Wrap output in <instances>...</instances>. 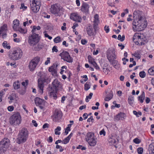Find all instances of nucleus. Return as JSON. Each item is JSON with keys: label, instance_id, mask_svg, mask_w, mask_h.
Returning a JSON list of instances; mask_svg holds the SVG:
<instances>
[{"label": "nucleus", "instance_id": "1", "mask_svg": "<svg viewBox=\"0 0 154 154\" xmlns=\"http://www.w3.org/2000/svg\"><path fill=\"white\" fill-rule=\"evenodd\" d=\"M21 122V117L18 112L14 113L11 115L9 119V122L12 125L17 126L20 124Z\"/></svg>", "mask_w": 154, "mask_h": 154}, {"label": "nucleus", "instance_id": "2", "mask_svg": "<svg viewBox=\"0 0 154 154\" xmlns=\"http://www.w3.org/2000/svg\"><path fill=\"white\" fill-rule=\"evenodd\" d=\"M85 140L91 146H95L97 143V138L93 132H88L85 136Z\"/></svg>", "mask_w": 154, "mask_h": 154}, {"label": "nucleus", "instance_id": "3", "mask_svg": "<svg viewBox=\"0 0 154 154\" xmlns=\"http://www.w3.org/2000/svg\"><path fill=\"white\" fill-rule=\"evenodd\" d=\"M28 137V132L25 128L22 129L19 132L17 139V143L20 144L25 142Z\"/></svg>", "mask_w": 154, "mask_h": 154}, {"label": "nucleus", "instance_id": "4", "mask_svg": "<svg viewBox=\"0 0 154 154\" xmlns=\"http://www.w3.org/2000/svg\"><path fill=\"white\" fill-rule=\"evenodd\" d=\"M138 20L137 19L135 20L134 19L132 23V24L134 27H133L134 29V28H137V27L140 28L145 27L146 26V21L145 20V19L143 18L140 15H138Z\"/></svg>", "mask_w": 154, "mask_h": 154}, {"label": "nucleus", "instance_id": "5", "mask_svg": "<svg viewBox=\"0 0 154 154\" xmlns=\"http://www.w3.org/2000/svg\"><path fill=\"white\" fill-rule=\"evenodd\" d=\"M23 55V52L20 49H17L13 51L9 52L8 56L9 58L12 60H16L20 59Z\"/></svg>", "mask_w": 154, "mask_h": 154}, {"label": "nucleus", "instance_id": "6", "mask_svg": "<svg viewBox=\"0 0 154 154\" xmlns=\"http://www.w3.org/2000/svg\"><path fill=\"white\" fill-rule=\"evenodd\" d=\"M10 144V140L8 139L5 138L0 143V153L5 152L8 148Z\"/></svg>", "mask_w": 154, "mask_h": 154}, {"label": "nucleus", "instance_id": "7", "mask_svg": "<svg viewBox=\"0 0 154 154\" xmlns=\"http://www.w3.org/2000/svg\"><path fill=\"white\" fill-rule=\"evenodd\" d=\"M107 56L109 61L111 64L115 65L117 63L115 60L116 56L115 54V51L114 49L112 51L108 50L107 52Z\"/></svg>", "mask_w": 154, "mask_h": 154}, {"label": "nucleus", "instance_id": "8", "mask_svg": "<svg viewBox=\"0 0 154 154\" xmlns=\"http://www.w3.org/2000/svg\"><path fill=\"white\" fill-rule=\"evenodd\" d=\"M40 37L38 35L35 33H32V35L29 36L28 42L30 45H35L39 41Z\"/></svg>", "mask_w": 154, "mask_h": 154}, {"label": "nucleus", "instance_id": "9", "mask_svg": "<svg viewBox=\"0 0 154 154\" xmlns=\"http://www.w3.org/2000/svg\"><path fill=\"white\" fill-rule=\"evenodd\" d=\"M46 75L45 74L44 75H42L40 78L38 79V87L39 88V92L41 94L43 93V89L44 87V83L46 82L47 79Z\"/></svg>", "mask_w": 154, "mask_h": 154}, {"label": "nucleus", "instance_id": "10", "mask_svg": "<svg viewBox=\"0 0 154 154\" xmlns=\"http://www.w3.org/2000/svg\"><path fill=\"white\" fill-rule=\"evenodd\" d=\"M32 10L34 13H37L39 10L41 2L40 0H33L30 4Z\"/></svg>", "mask_w": 154, "mask_h": 154}, {"label": "nucleus", "instance_id": "11", "mask_svg": "<svg viewBox=\"0 0 154 154\" xmlns=\"http://www.w3.org/2000/svg\"><path fill=\"white\" fill-rule=\"evenodd\" d=\"M40 60V58L38 57H34L29 62V68L30 71H33L38 65Z\"/></svg>", "mask_w": 154, "mask_h": 154}, {"label": "nucleus", "instance_id": "12", "mask_svg": "<svg viewBox=\"0 0 154 154\" xmlns=\"http://www.w3.org/2000/svg\"><path fill=\"white\" fill-rule=\"evenodd\" d=\"M62 117V113L59 109H55L54 112L51 117L53 120L54 122H57L61 119Z\"/></svg>", "mask_w": 154, "mask_h": 154}, {"label": "nucleus", "instance_id": "13", "mask_svg": "<svg viewBox=\"0 0 154 154\" xmlns=\"http://www.w3.org/2000/svg\"><path fill=\"white\" fill-rule=\"evenodd\" d=\"M50 9L51 12L52 14L57 16L59 15L60 8V5L57 4H55L52 5Z\"/></svg>", "mask_w": 154, "mask_h": 154}, {"label": "nucleus", "instance_id": "14", "mask_svg": "<svg viewBox=\"0 0 154 154\" xmlns=\"http://www.w3.org/2000/svg\"><path fill=\"white\" fill-rule=\"evenodd\" d=\"M53 87L52 88L54 90L57 91L58 90H62V86L60 84V82L57 79L54 80L52 82Z\"/></svg>", "mask_w": 154, "mask_h": 154}, {"label": "nucleus", "instance_id": "15", "mask_svg": "<svg viewBox=\"0 0 154 154\" xmlns=\"http://www.w3.org/2000/svg\"><path fill=\"white\" fill-rule=\"evenodd\" d=\"M8 30L7 25L4 24L0 28V37L2 35V38H4L6 37V32Z\"/></svg>", "mask_w": 154, "mask_h": 154}, {"label": "nucleus", "instance_id": "16", "mask_svg": "<svg viewBox=\"0 0 154 154\" xmlns=\"http://www.w3.org/2000/svg\"><path fill=\"white\" fill-rule=\"evenodd\" d=\"M126 117V115L125 113L120 112L114 116V120L115 121L123 120Z\"/></svg>", "mask_w": 154, "mask_h": 154}, {"label": "nucleus", "instance_id": "17", "mask_svg": "<svg viewBox=\"0 0 154 154\" xmlns=\"http://www.w3.org/2000/svg\"><path fill=\"white\" fill-rule=\"evenodd\" d=\"M48 89L49 91V95L51 97L53 98L54 99H56L57 98V91L54 90L52 87L50 86H49Z\"/></svg>", "mask_w": 154, "mask_h": 154}, {"label": "nucleus", "instance_id": "18", "mask_svg": "<svg viewBox=\"0 0 154 154\" xmlns=\"http://www.w3.org/2000/svg\"><path fill=\"white\" fill-rule=\"evenodd\" d=\"M70 18L74 21L78 22H81L82 19L81 17L76 13H73L71 15Z\"/></svg>", "mask_w": 154, "mask_h": 154}, {"label": "nucleus", "instance_id": "19", "mask_svg": "<svg viewBox=\"0 0 154 154\" xmlns=\"http://www.w3.org/2000/svg\"><path fill=\"white\" fill-rule=\"evenodd\" d=\"M57 66V63L55 62L53 65L49 68L48 71L51 72L52 74L54 76H55L56 75L57 73L56 69Z\"/></svg>", "mask_w": 154, "mask_h": 154}, {"label": "nucleus", "instance_id": "20", "mask_svg": "<svg viewBox=\"0 0 154 154\" xmlns=\"http://www.w3.org/2000/svg\"><path fill=\"white\" fill-rule=\"evenodd\" d=\"M89 5L86 3H84L82 6L81 8V11L85 14H88L89 11Z\"/></svg>", "mask_w": 154, "mask_h": 154}, {"label": "nucleus", "instance_id": "21", "mask_svg": "<svg viewBox=\"0 0 154 154\" xmlns=\"http://www.w3.org/2000/svg\"><path fill=\"white\" fill-rule=\"evenodd\" d=\"M35 102L36 105H45L46 101L38 97L35 98Z\"/></svg>", "mask_w": 154, "mask_h": 154}, {"label": "nucleus", "instance_id": "22", "mask_svg": "<svg viewBox=\"0 0 154 154\" xmlns=\"http://www.w3.org/2000/svg\"><path fill=\"white\" fill-rule=\"evenodd\" d=\"M28 80H26L25 82H22V85L24 86V87L23 89H22L21 91H19V92L20 94H23L25 93L26 86L28 85Z\"/></svg>", "mask_w": 154, "mask_h": 154}, {"label": "nucleus", "instance_id": "23", "mask_svg": "<svg viewBox=\"0 0 154 154\" xmlns=\"http://www.w3.org/2000/svg\"><path fill=\"white\" fill-rule=\"evenodd\" d=\"M86 29L87 33L89 35L92 36L94 34V30L92 26H88L87 27Z\"/></svg>", "mask_w": 154, "mask_h": 154}, {"label": "nucleus", "instance_id": "24", "mask_svg": "<svg viewBox=\"0 0 154 154\" xmlns=\"http://www.w3.org/2000/svg\"><path fill=\"white\" fill-rule=\"evenodd\" d=\"M73 134L71 132L70 133L68 137L62 140V143L65 144H67L69 142L70 139L72 137Z\"/></svg>", "mask_w": 154, "mask_h": 154}, {"label": "nucleus", "instance_id": "25", "mask_svg": "<svg viewBox=\"0 0 154 154\" xmlns=\"http://www.w3.org/2000/svg\"><path fill=\"white\" fill-rule=\"evenodd\" d=\"M94 27H96L97 26L98 24V23L99 22V20L98 18V16L97 14H96L94 15Z\"/></svg>", "mask_w": 154, "mask_h": 154}, {"label": "nucleus", "instance_id": "26", "mask_svg": "<svg viewBox=\"0 0 154 154\" xmlns=\"http://www.w3.org/2000/svg\"><path fill=\"white\" fill-rule=\"evenodd\" d=\"M109 142L110 145H115L117 142L115 137L111 136L109 139Z\"/></svg>", "mask_w": 154, "mask_h": 154}, {"label": "nucleus", "instance_id": "27", "mask_svg": "<svg viewBox=\"0 0 154 154\" xmlns=\"http://www.w3.org/2000/svg\"><path fill=\"white\" fill-rule=\"evenodd\" d=\"M63 60L69 63H72L73 62V59L70 57L69 54L68 55V56H66Z\"/></svg>", "mask_w": 154, "mask_h": 154}, {"label": "nucleus", "instance_id": "28", "mask_svg": "<svg viewBox=\"0 0 154 154\" xmlns=\"http://www.w3.org/2000/svg\"><path fill=\"white\" fill-rule=\"evenodd\" d=\"M69 55V54L68 52L63 51L59 54V56H60L61 57V58L63 59L66 57V56H68Z\"/></svg>", "mask_w": 154, "mask_h": 154}, {"label": "nucleus", "instance_id": "29", "mask_svg": "<svg viewBox=\"0 0 154 154\" xmlns=\"http://www.w3.org/2000/svg\"><path fill=\"white\" fill-rule=\"evenodd\" d=\"M149 150L151 152L152 154H154V143H151L149 145Z\"/></svg>", "mask_w": 154, "mask_h": 154}, {"label": "nucleus", "instance_id": "30", "mask_svg": "<svg viewBox=\"0 0 154 154\" xmlns=\"http://www.w3.org/2000/svg\"><path fill=\"white\" fill-rule=\"evenodd\" d=\"M113 93L112 91H110L108 96H106L105 99V101H109L111 100L113 97Z\"/></svg>", "mask_w": 154, "mask_h": 154}, {"label": "nucleus", "instance_id": "31", "mask_svg": "<svg viewBox=\"0 0 154 154\" xmlns=\"http://www.w3.org/2000/svg\"><path fill=\"white\" fill-rule=\"evenodd\" d=\"M14 88L15 89H17L20 88V84L18 81L14 82L13 84Z\"/></svg>", "mask_w": 154, "mask_h": 154}, {"label": "nucleus", "instance_id": "32", "mask_svg": "<svg viewBox=\"0 0 154 154\" xmlns=\"http://www.w3.org/2000/svg\"><path fill=\"white\" fill-rule=\"evenodd\" d=\"M138 100L141 103H142L143 102V100L145 98V93L144 92H143L142 94L140 96L138 97Z\"/></svg>", "mask_w": 154, "mask_h": 154}, {"label": "nucleus", "instance_id": "33", "mask_svg": "<svg viewBox=\"0 0 154 154\" xmlns=\"http://www.w3.org/2000/svg\"><path fill=\"white\" fill-rule=\"evenodd\" d=\"M61 128L60 126H57L56 128L54 129V134L56 135H60V131L61 130Z\"/></svg>", "mask_w": 154, "mask_h": 154}, {"label": "nucleus", "instance_id": "34", "mask_svg": "<svg viewBox=\"0 0 154 154\" xmlns=\"http://www.w3.org/2000/svg\"><path fill=\"white\" fill-rule=\"evenodd\" d=\"M72 124H68L67 127L65 129V133L66 135H67L68 134L69 132L70 131V128Z\"/></svg>", "mask_w": 154, "mask_h": 154}, {"label": "nucleus", "instance_id": "35", "mask_svg": "<svg viewBox=\"0 0 154 154\" xmlns=\"http://www.w3.org/2000/svg\"><path fill=\"white\" fill-rule=\"evenodd\" d=\"M141 38L142 39V41L141 42V45H144L147 42V40L145 37H143V35H141Z\"/></svg>", "mask_w": 154, "mask_h": 154}, {"label": "nucleus", "instance_id": "36", "mask_svg": "<svg viewBox=\"0 0 154 154\" xmlns=\"http://www.w3.org/2000/svg\"><path fill=\"white\" fill-rule=\"evenodd\" d=\"M134 97L130 96L128 98V102L129 104L131 105L134 102Z\"/></svg>", "mask_w": 154, "mask_h": 154}, {"label": "nucleus", "instance_id": "37", "mask_svg": "<svg viewBox=\"0 0 154 154\" xmlns=\"http://www.w3.org/2000/svg\"><path fill=\"white\" fill-rule=\"evenodd\" d=\"M16 31H18L20 33L22 34H25L27 32V31L26 30L20 27H18V29Z\"/></svg>", "mask_w": 154, "mask_h": 154}, {"label": "nucleus", "instance_id": "38", "mask_svg": "<svg viewBox=\"0 0 154 154\" xmlns=\"http://www.w3.org/2000/svg\"><path fill=\"white\" fill-rule=\"evenodd\" d=\"M148 72L150 75H154V66L149 68L148 70Z\"/></svg>", "mask_w": 154, "mask_h": 154}, {"label": "nucleus", "instance_id": "39", "mask_svg": "<svg viewBox=\"0 0 154 154\" xmlns=\"http://www.w3.org/2000/svg\"><path fill=\"white\" fill-rule=\"evenodd\" d=\"M88 59L89 62L91 64L95 62L94 59L90 55L88 56Z\"/></svg>", "mask_w": 154, "mask_h": 154}, {"label": "nucleus", "instance_id": "40", "mask_svg": "<svg viewBox=\"0 0 154 154\" xmlns=\"http://www.w3.org/2000/svg\"><path fill=\"white\" fill-rule=\"evenodd\" d=\"M133 113L137 117H139L142 115V113L140 111L137 112L136 111L134 110L133 111Z\"/></svg>", "mask_w": 154, "mask_h": 154}, {"label": "nucleus", "instance_id": "41", "mask_svg": "<svg viewBox=\"0 0 154 154\" xmlns=\"http://www.w3.org/2000/svg\"><path fill=\"white\" fill-rule=\"evenodd\" d=\"M90 83L87 82L85 85V91L88 90L90 88Z\"/></svg>", "mask_w": 154, "mask_h": 154}, {"label": "nucleus", "instance_id": "42", "mask_svg": "<svg viewBox=\"0 0 154 154\" xmlns=\"http://www.w3.org/2000/svg\"><path fill=\"white\" fill-rule=\"evenodd\" d=\"M41 29L40 26H38L36 27V26H34L33 27V29L32 30V33H35L34 32L35 31L36 29L37 30H39Z\"/></svg>", "mask_w": 154, "mask_h": 154}, {"label": "nucleus", "instance_id": "43", "mask_svg": "<svg viewBox=\"0 0 154 154\" xmlns=\"http://www.w3.org/2000/svg\"><path fill=\"white\" fill-rule=\"evenodd\" d=\"M54 41L55 43H59L61 41L60 38V36H57L54 38Z\"/></svg>", "mask_w": 154, "mask_h": 154}, {"label": "nucleus", "instance_id": "44", "mask_svg": "<svg viewBox=\"0 0 154 154\" xmlns=\"http://www.w3.org/2000/svg\"><path fill=\"white\" fill-rule=\"evenodd\" d=\"M139 75L140 77L144 78L146 76V73L144 71H142L140 72Z\"/></svg>", "mask_w": 154, "mask_h": 154}, {"label": "nucleus", "instance_id": "45", "mask_svg": "<svg viewBox=\"0 0 154 154\" xmlns=\"http://www.w3.org/2000/svg\"><path fill=\"white\" fill-rule=\"evenodd\" d=\"M7 42L6 41H5L2 44V45L4 47H5L8 49H9L11 48V46L9 45L8 46L7 45Z\"/></svg>", "mask_w": 154, "mask_h": 154}, {"label": "nucleus", "instance_id": "46", "mask_svg": "<svg viewBox=\"0 0 154 154\" xmlns=\"http://www.w3.org/2000/svg\"><path fill=\"white\" fill-rule=\"evenodd\" d=\"M143 149L142 147H139L137 149L138 153L139 154H142L143 152Z\"/></svg>", "mask_w": 154, "mask_h": 154}, {"label": "nucleus", "instance_id": "47", "mask_svg": "<svg viewBox=\"0 0 154 154\" xmlns=\"http://www.w3.org/2000/svg\"><path fill=\"white\" fill-rule=\"evenodd\" d=\"M134 55L138 59H140V54L138 52H135L134 54Z\"/></svg>", "mask_w": 154, "mask_h": 154}, {"label": "nucleus", "instance_id": "48", "mask_svg": "<svg viewBox=\"0 0 154 154\" xmlns=\"http://www.w3.org/2000/svg\"><path fill=\"white\" fill-rule=\"evenodd\" d=\"M133 141L137 144H138L141 142L140 140L137 138L134 139L133 140Z\"/></svg>", "mask_w": 154, "mask_h": 154}, {"label": "nucleus", "instance_id": "49", "mask_svg": "<svg viewBox=\"0 0 154 154\" xmlns=\"http://www.w3.org/2000/svg\"><path fill=\"white\" fill-rule=\"evenodd\" d=\"M106 132L105 131L104 129H102L99 132V134L100 135H103L105 136L106 135Z\"/></svg>", "mask_w": 154, "mask_h": 154}, {"label": "nucleus", "instance_id": "50", "mask_svg": "<svg viewBox=\"0 0 154 154\" xmlns=\"http://www.w3.org/2000/svg\"><path fill=\"white\" fill-rule=\"evenodd\" d=\"M56 148L57 149H59V151L60 152H62L63 150V149L62 148V147L61 146H60L59 145H57L56 146Z\"/></svg>", "mask_w": 154, "mask_h": 154}, {"label": "nucleus", "instance_id": "51", "mask_svg": "<svg viewBox=\"0 0 154 154\" xmlns=\"http://www.w3.org/2000/svg\"><path fill=\"white\" fill-rule=\"evenodd\" d=\"M103 72L105 73H106L107 74H108V71H110V70H109L108 68H106L105 69L104 68H103Z\"/></svg>", "mask_w": 154, "mask_h": 154}, {"label": "nucleus", "instance_id": "52", "mask_svg": "<svg viewBox=\"0 0 154 154\" xmlns=\"http://www.w3.org/2000/svg\"><path fill=\"white\" fill-rule=\"evenodd\" d=\"M18 26L19 25L16 24H14V26H13V29L15 31H17L18 29Z\"/></svg>", "mask_w": 154, "mask_h": 154}, {"label": "nucleus", "instance_id": "53", "mask_svg": "<svg viewBox=\"0 0 154 154\" xmlns=\"http://www.w3.org/2000/svg\"><path fill=\"white\" fill-rule=\"evenodd\" d=\"M14 108V106H8L7 109L9 111L11 112L13 111Z\"/></svg>", "mask_w": 154, "mask_h": 154}, {"label": "nucleus", "instance_id": "54", "mask_svg": "<svg viewBox=\"0 0 154 154\" xmlns=\"http://www.w3.org/2000/svg\"><path fill=\"white\" fill-rule=\"evenodd\" d=\"M104 30L106 31V33H108L109 30V26L106 27V26H105L104 27Z\"/></svg>", "mask_w": 154, "mask_h": 154}, {"label": "nucleus", "instance_id": "55", "mask_svg": "<svg viewBox=\"0 0 154 154\" xmlns=\"http://www.w3.org/2000/svg\"><path fill=\"white\" fill-rule=\"evenodd\" d=\"M57 47L56 46H54L52 49L53 52L55 51L56 52H57L58 51L57 49Z\"/></svg>", "mask_w": 154, "mask_h": 154}, {"label": "nucleus", "instance_id": "56", "mask_svg": "<svg viewBox=\"0 0 154 154\" xmlns=\"http://www.w3.org/2000/svg\"><path fill=\"white\" fill-rule=\"evenodd\" d=\"M27 8V7L24 6V3H23L21 4V6L20 8V9L24 8V9H26Z\"/></svg>", "mask_w": 154, "mask_h": 154}, {"label": "nucleus", "instance_id": "57", "mask_svg": "<svg viewBox=\"0 0 154 154\" xmlns=\"http://www.w3.org/2000/svg\"><path fill=\"white\" fill-rule=\"evenodd\" d=\"M13 24L19 25V22L18 20L16 19L13 21Z\"/></svg>", "mask_w": 154, "mask_h": 154}, {"label": "nucleus", "instance_id": "58", "mask_svg": "<svg viewBox=\"0 0 154 154\" xmlns=\"http://www.w3.org/2000/svg\"><path fill=\"white\" fill-rule=\"evenodd\" d=\"M32 123L33 124V125L34 126L36 127L38 126V124L36 122V121L35 120H32Z\"/></svg>", "mask_w": 154, "mask_h": 154}, {"label": "nucleus", "instance_id": "59", "mask_svg": "<svg viewBox=\"0 0 154 154\" xmlns=\"http://www.w3.org/2000/svg\"><path fill=\"white\" fill-rule=\"evenodd\" d=\"M47 59V60H46L45 63V65H48V64L50 62V57H48Z\"/></svg>", "mask_w": 154, "mask_h": 154}, {"label": "nucleus", "instance_id": "60", "mask_svg": "<svg viewBox=\"0 0 154 154\" xmlns=\"http://www.w3.org/2000/svg\"><path fill=\"white\" fill-rule=\"evenodd\" d=\"M49 125L48 124L45 123V124L42 126V128L43 129H45L46 128H47L48 127Z\"/></svg>", "mask_w": 154, "mask_h": 154}, {"label": "nucleus", "instance_id": "61", "mask_svg": "<svg viewBox=\"0 0 154 154\" xmlns=\"http://www.w3.org/2000/svg\"><path fill=\"white\" fill-rule=\"evenodd\" d=\"M141 35H138L137 36V39H138L137 42H141L142 41L141 40Z\"/></svg>", "mask_w": 154, "mask_h": 154}, {"label": "nucleus", "instance_id": "62", "mask_svg": "<svg viewBox=\"0 0 154 154\" xmlns=\"http://www.w3.org/2000/svg\"><path fill=\"white\" fill-rule=\"evenodd\" d=\"M93 120V119L92 116H91L89 118H88L87 119V121L88 122H92V121Z\"/></svg>", "mask_w": 154, "mask_h": 154}, {"label": "nucleus", "instance_id": "63", "mask_svg": "<svg viewBox=\"0 0 154 154\" xmlns=\"http://www.w3.org/2000/svg\"><path fill=\"white\" fill-rule=\"evenodd\" d=\"M45 37L48 38L50 40L52 38V37L50 36L46 33L45 34Z\"/></svg>", "mask_w": 154, "mask_h": 154}, {"label": "nucleus", "instance_id": "64", "mask_svg": "<svg viewBox=\"0 0 154 154\" xmlns=\"http://www.w3.org/2000/svg\"><path fill=\"white\" fill-rule=\"evenodd\" d=\"M81 43L83 45H85L87 43V41L85 39H82L81 41Z\"/></svg>", "mask_w": 154, "mask_h": 154}]
</instances>
